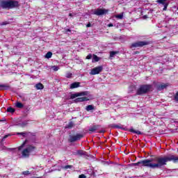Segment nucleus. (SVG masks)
I'll return each mask as SVG.
<instances>
[{"mask_svg": "<svg viewBox=\"0 0 178 178\" xmlns=\"http://www.w3.org/2000/svg\"><path fill=\"white\" fill-rule=\"evenodd\" d=\"M26 144H27V140H26L23 143V144H22L21 146H19V147H18L19 151H20V149H22V148H23V147H24V145H26Z\"/></svg>", "mask_w": 178, "mask_h": 178, "instance_id": "27", "label": "nucleus"}, {"mask_svg": "<svg viewBox=\"0 0 178 178\" xmlns=\"http://www.w3.org/2000/svg\"><path fill=\"white\" fill-rule=\"evenodd\" d=\"M72 76H73V74L67 72L65 76L67 77V79H72Z\"/></svg>", "mask_w": 178, "mask_h": 178, "instance_id": "31", "label": "nucleus"}, {"mask_svg": "<svg viewBox=\"0 0 178 178\" xmlns=\"http://www.w3.org/2000/svg\"><path fill=\"white\" fill-rule=\"evenodd\" d=\"M154 159H146L141 161H138V163H133L134 166H146L147 168H150L151 169H161L162 168V157L156 158V163H152Z\"/></svg>", "mask_w": 178, "mask_h": 178, "instance_id": "1", "label": "nucleus"}, {"mask_svg": "<svg viewBox=\"0 0 178 178\" xmlns=\"http://www.w3.org/2000/svg\"><path fill=\"white\" fill-rule=\"evenodd\" d=\"M167 0H157L158 3H161L164 6L163 10H167L168 6H169V2H166Z\"/></svg>", "mask_w": 178, "mask_h": 178, "instance_id": "12", "label": "nucleus"}, {"mask_svg": "<svg viewBox=\"0 0 178 178\" xmlns=\"http://www.w3.org/2000/svg\"><path fill=\"white\" fill-rule=\"evenodd\" d=\"M148 44H149V42H148L139 41V42L133 43L131 44V47H132V48H138V47H145V45H148Z\"/></svg>", "mask_w": 178, "mask_h": 178, "instance_id": "8", "label": "nucleus"}, {"mask_svg": "<svg viewBox=\"0 0 178 178\" xmlns=\"http://www.w3.org/2000/svg\"><path fill=\"white\" fill-rule=\"evenodd\" d=\"M69 16H71V17H73V14L70 13V14H69Z\"/></svg>", "mask_w": 178, "mask_h": 178, "instance_id": "43", "label": "nucleus"}, {"mask_svg": "<svg viewBox=\"0 0 178 178\" xmlns=\"http://www.w3.org/2000/svg\"><path fill=\"white\" fill-rule=\"evenodd\" d=\"M51 69H53V70L54 72H58V70H59V67L56 66V65H54L51 67Z\"/></svg>", "mask_w": 178, "mask_h": 178, "instance_id": "29", "label": "nucleus"}, {"mask_svg": "<svg viewBox=\"0 0 178 178\" xmlns=\"http://www.w3.org/2000/svg\"><path fill=\"white\" fill-rule=\"evenodd\" d=\"M88 95V92L87 91L72 94L71 99H74V98H77V97H83L84 95Z\"/></svg>", "mask_w": 178, "mask_h": 178, "instance_id": "10", "label": "nucleus"}, {"mask_svg": "<svg viewBox=\"0 0 178 178\" xmlns=\"http://www.w3.org/2000/svg\"><path fill=\"white\" fill-rule=\"evenodd\" d=\"M79 87H80V82H74L70 85V88L73 90V88H79Z\"/></svg>", "mask_w": 178, "mask_h": 178, "instance_id": "13", "label": "nucleus"}, {"mask_svg": "<svg viewBox=\"0 0 178 178\" xmlns=\"http://www.w3.org/2000/svg\"><path fill=\"white\" fill-rule=\"evenodd\" d=\"M117 19H123V14H119L115 16Z\"/></svg>", "mask_w": 178, "mask_h": 178, "instance_id": "33", "label": "nucleus"}, {"mask_svg": "<svg viewBox=\"0 0 178 178\" xmlns=\"http://www.w3.org/2000/svg\"><path fill=\"white\" fill-rule=\"evenodd\" d=\"M102 70H104V67L98 66L92 69L90 74H91V76H95V74H99Z\"/></svg>", "mask_w": 178, "mask_h": 178, "instance_id": "7", "label": "nucleus"}, {"mask_svg": "<svg viewBox=\"0 0 178 178\" xmlns=\"http://www.w3.org/2000/svg\"><path fill=\"white\" fill-rule=\"evenodd\" d=\"M174 99H175V101H176V102H178V91L176 92V94L174 97Z\"/></svg>", "mask_w": 178, "mask_h": 178, "instance_id": "32", "label": "nucleus"}, {"mask_svg": "<svg viewBox=\"0 0 178 178\" xmlns=\"http://www.w3.org/2000/svg\"><path fill=\"white\" fill-rule=\"evenodd\" d=\"M17 136H22V137H34L35 134L31 132H17Z\"/></svg>", "mask_w": 178, "mask_h": 178, "instance_id": "11", "label": "nucleus"}, {"mask_svg": "<svg viewBox=\"0 0 178 178\" xmlns=\"http://www.w3.org/2000/svg\"><path fill=\"white\" fill-rule=\"evenodd\" d=\"M78 155H80L81 156H83V155H86V152L83 150H79L77 151Z\"/></svg>", "mask_w": 178, "mask_h": 178, "instance_id": "26", "label": "nucleus"}, {"mask_svg": "<svg viewBox=\"0 0 178 178\" xmlns=\"http://www.w3.org/2000/svg\"><path fill=\"white\" fill-rule=\"evenodd\" d=\"M67 31H71L70 29H67Z\"/></svg>", "mask_w": 178, "mask_h": 178, "instance_id": "45", "label": "nucleus"}, {"mask_svg": "<svg viewBox=\"0 0 178 178\" xmlns=\"http://www.w3.org/2000/svg\"><path fill=\"white\" fill-rule=\"evenodd\" d=\"M93 60H92V63L94 62H99V57H98L97 55L93 54Z\"/></svg>", "mask_w": 178, "mask_h": 178, "instance_id": "22", "label": "nucleus"}, {"mask_svg": "<svg viewBox=\"0 0 178 178\" xmlns=\"http://www.w3.org/2000/svg\"><path fill=\"white\" fill-rule=\"evenodd\" d=\"M1 26H6V24H9V23L8 22H4L0 24Z\"/></svg>", "mask_w": 178, "mask_h": 178, "instance_id": "35", "label": "nucleus"}, {"mask_svg": "<svg viewBox=\"0 0 178 178\" xmlns=\"http://www.w3.org/2000/svg\"><path fill=\"white\" fill-rule=\"evenodd\" d=\"M72 168H73V165H67L63 166V169L67 170V169H72Z\"/></svg>", "mask_w": 178, "mask_h": 178, "instance_id": "28", "label": "nucleus"}, {"mask_svg": "<svg viewBox=\"0 0 178 178\" xmlns=\"http://www.w3.org/2000/svg\"><path fill=\"white\" fill-rule=\"evenodd\" d=\"M15 106L17 107V108H19V109H22V108H24V105H23V104H22V102H17L16 104H15Z\"/></svg>", "mask_w": 178, "mask_h": 178, "instance_id": "18", "label": "nucleus"}, {"mask_svg": "<svg viewBox=\"0 0 178 178\" xmlns=\"http://www.w3.org/2000/svg\"><path fill=\"white\" fill-rule=\"evenodd\" d=\"M108 10L105 8H97L94 10L93 15H96V16H102L104 15H106Z\"/></svg>", "mask_w": 178, "mask_h": 178, "instance_id": "6", "label": "nucleus"}, {"mask_svg": "<svg viewBox=\"0 0 178 178\" xmlns=\"http://www.w3.org/2000/svg\"><path fill=\"white\" fill-rule=\"evenodd\" d=\"M89 99L88 97H79L76 98L74 101L75 102H84V101H88Z\"/></svg>", "mask_w": 178, "mask_h": 178, "instance_id": "14", "label": "nucleus"}, {"mask_svg": "<svg viewBox=\"0 0 178 178\" xmlns=\"http://www.w3.org/2000/svg\"><path fill=\"white\" fill-rule=\"evenodd\" d=\"M98 127L93 126L89 129V131H97Z\"/></svg>", "mask_w": 178, "mask_h": 178, "instance_id": "24", "label": "nucleus"}, {"mask_svg": "<svg viewBox=\"0 0 178 178\" xmlns=\"http://www.w3.org/2000/svg\"><path fill=\"white\" fill-rule=\"evenodd\" d=\"M100 133H104V131H101Z\"/></svg>", "mask_w": 178, "mask_h": 178, "instance_id": "46", "label": "nucleus"}, {"mask_svg": "<svg viewBox=\"0 0 178 178\" xmlns=\"http://www.w3.org/2000/svg\"><path fill=\"white\" fill-rule=\"evenodd\" d=\"M152 90V85H142L137 90V95H143V94H147Z\"/></svg>", "mask_w": 178, "mask_h": 178, "instance_id": "4", "label": "nucleus"}, {"mask_svg": "<svg viewBox=\"0 0 178 178\" xmlns=\"http://www.w3.org/2000/svg\"><path fill=\"white\" fill-rule=\"evenodd\" d=\"M108 27H113V24H108Z\"/></svg>", "mask_w": 178, "mask_h": 178, "instance_id": "40", "label": "nucleus"}, {"mask_svg": "<svg viewBox=\"0 0 178 178\" xmlns=\"http://www.w3.org/2000/svg\"><path fill=\"white\" fill-rule=\"evenodd\" d=\"M19 7V1L15 0H1L0 1V8L2 9H15Z\"/></svg>", "mask_w": 178, "mask_h": 178, "instance_id": "2", "label": "nucleus"}, {"mask_svg": "<svg viewBox=\"0 0 178 178\" xmlns=\"http://www.w3.org/2000/svg\"><path fill=\"white\" fill-rule=\"evenodd\" d=\"M10 88L8 84H0V90H8Z\"/></svg>", "mask_w": 178, "mask_h": 178, "instance_id": "16", "label": "nucleus"}, {"mask_svg": "<svg viewBox=\"0 0 178 178\" xmlns=\"http://www.w3.org/2000/svg\"><path fill=\"white\" fill-rule=\"evenodd\" d=\"M0 122H6V118H3L2 120H0Z\"/></svg>", "mask_w": 178, "mask_h": 178, "instance_id": "41", "label": "nucleus"}, {"mask_svg": "<svg viewBox=\"0 0 178 178\" xmlns=\"http://www.w3.org/2000/svg\"><path fill=\"white\" fill-rule=\"evenodd\" d=\"M81 138H83V134H77L74 136H70L69 141H70V143H74L79 141V140H81Z\"/></svg>", "mask_w": 178, "mask_h": 178, "instance_id": "9", "label": "nucleus"}, {"mask_svg": "<svg viewBox=\"0 0 178 178\" xmlns=\"http://www.w3.org/2000/svg\"><path fill=\"white\" fill-rule=\"evenodd\" d=\"M36 90H42L44 88V85L42 83H39L35 85Z\"/></svg>", "mask_w": 178, "mask_h": 178, "instance_id": "17", "label": "nucleus"}, {"mask_svg": "<svg viewBox=\"0 0 178 178\" xmlns=\"http://www.w3.org/2000/svg\"><path fill=\"white\" fill-rule=\"evenodd\" d=\"M7 112H8L10 113H13L15 112V108H13L12 107H8L7 108Z\"/></svg>", "mask_w": 178, "mask_h": 178, "instance_id": "25", "label": "nucleus"}, {"mask_svg": "<svg viewBox=\"0 0 178 178\" xmlns=\"http://www.w3.org/2000/svg\"><path fill=\"white\" fill-rule=\"evenodd\" d=\"M113 127H115V129H122V127H120L119 125H113Z\"/></svg>", "mask_w": 178, "mask_h": 178, "instance_id": "39", "label": "nucleus"}, {"mask_svg": "<svg viewBox=\"0 0 178 178\" xmlns=\"http://www.w3.org/2000/svg\"><path fill=\"white\" fill-rule=\"evenodd\" d=\"M118 54H119V51H111L110 58H114L115 55H118Z\"/></svg>", "mask_w": 178, "mask_h": 178, "instance_id": "23", "label": "nucleus"}, {"mask_svg": "<svg viewBox=\"0 0 178 178\" xmlns=\"http://www.w3.org/2000/svg\"><path fill=\"white\" fill-rule=\"evenodd\" d=\"M86 27H91V24H90V23H88V24L86 25Z\"/></svg>", "mask_w": 178, "mask_h": 178, "instance_id": "42", "label": "nucleus"}, {"mask_svg": "<svg viewBox=\"0 0 178 178\" xmlns=\"http://www.w3.org/2000/svg\"><path fill=\"white\" fill-rule=\"evenodd\" d=\"M131 133H135V134H138V135L141 134V131H136L134 129H131Z\"/></svg>", "mask_w": 178, "mask_h": 178, "instance_id": "30", "label": "nucleus"}, {"mask_svg": "<svg viewBox=\"0 0 178 178\" xmlns=\"http://www.w3.org/2000/svg\"><path fill=\"white\" fill-rule=\"evenodd\" d=\"M79 178H87V177L85 175L82 174L79 176Z\"/></svg>", "mask_w": 178, "mask_h": 178, "instance_id": "38", "label": "nucleus"}, {"mask_svg": "<svg viewBox=\"0 0 178 178\" xmlns=\"http://www.w3.org/2000/svg\"><path fill=\"white\" fill-rule=\"evenodd\" d=\"M22 175H25L26 176H27V175H30V171H24L22 172Z\"/></svg>", "mask_w": 178, "mask_h": 178, "instance_id": "34", "label": "nucleus"}, {"mask_svg": "<svg viewBox=\"0 0 178 178\" xmlns=\"http://www.w3.org/2000/svg\"><path fill=\"white\" fill-rule=\"evenodd\" d=\"M10 151H13V149H8Z\"/></svg>", "mask_w": 178, "mask_h": 178, "instance_id": "44", "label": "nucleus"}, {"mask_svg": "<svg viewBox=\"0 0 178 178\" xmlns=\"http://www.w3.org/2000/svg\"><path fill=\"white\" fill-rule=\"evenodd\" d=\"M9 136H10V135L4 136L3 138H2L1 141H5V139H6L8 137H9Z\"/></svg>", "mask_w": 178, "mask_h": 178, "instance_id": "36", "label": "nucleus"}, {"mask_svg": "<svg viewBox=\"0 0 178 178\" xmlns=\"http://www.w3.org/2000/svg\"><path fill=\"white\" fill-rule=\"evenodd\" d=\"M86 110L88 112H90V111H94V106H92V105H88V106H86Z\"/></svg>", "mask_w": 178, "mask_h": 178, "instance_id": "19", "label": "nucleus"}, {"mask_svg": "<svg viewBox=\"0 0 178 178\" xmlns=\"http://www.w3.org/2000/svg\"><path fill=\"white\" fill-rule=\"evenodd\" d=\"M171 161H172L174 163H177L178 157L172 154H170L164 157H161L162 166H165V165H166V162H170Z\"/></svg>", "mask_w": 178, "mask_h": 178, "instance_id": "3", "label": "nucleus"}, {"mask_svg": "<svg viewBox=\"0 0 178 178\" xmlns=\"http://www.w3.org/2000/svg\"><path fill=\"white\" fill-rule=\"evenodd\" d=\"M168 86V83H162L157 87V90L159 91H162V90H165V88H166Z\"/></svg>", "mask_w": 178, "mask_h": 178, "instance_id": "15", "label": "nucleus"}, {"mask_svg": "<svg viewBox=\"0 0 178 178\" xmlns=\"http://www.w3.org/2000/svg\"><path fill=\"white\" fill-rule=\"evenodd\" d=\"M34 149H35V147L33 146V145H28L26 147V148H25L22 154V156L24 158H29L30 156V154L31 152H33V151H34Z\"/></svg>", "mask_w": 178, "mask_h": 178, "instance_id": "5", "label": "nucleus"}, {"mask_svg": "<svg viewBox=\"0 0 178 178\" xmlns=\"http://www.w3.org/2000/svg\"><path fill=\"white\" fill-rule=\"evenodd\" d=\"M44 58H46V59H49L50 58H52V52L48 51L44 56Z\"/></svg>", "mask_w": 178, "mask_h": 178, "instance_id": "20", "label": "nucleus"}, {"mask_svg": "<svg viewBox=\"0 0 178 178\" xmlns=\"http://www.w3.org/2000/svg\"><path fill=\"white\" fill-rule=\"evenodd\" d=\"M91 58H92V54H88V55L86 56V59H91Z\"/></svg>", "mask_w": 178, "mask_h": 178, "instance_id": "37", "label": "nucleus"}, {"mask_svg": "<svg viewBox=\"0 0 178 178\" xmlns=\"http://www.w3.org/2000/svg\"><path fill=\"white\" fill-rule=\"evenodd\" d=\"M73 126H74V124L73 123V122H70L68 124L65 126V129H72Z\"/></svg>", "mask_w": 178, "mask_h": 178, "instance_id": "21", "label": "nucleus"}]
</instances>
